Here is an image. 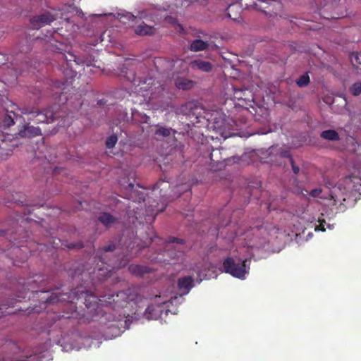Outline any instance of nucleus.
I'll return each instance as SVG.
<instances>
[{
	"label": "nucleus",
	"mask_w": 361,
	"mask_h": 361,
	"mask_svg": "<svg viewBox=\"0 0 361 361\" xmlns=\"http://www.w3.org/2000/svg\"><path fill=\"white\" fill-rule=\"evenodd\" d=\"M129 296L126 291L121 290L116 294L94 295L82 288L70 290L68 293H51L49 295L41 298L44 303L55 304L59 302H67L74 311L67 313L66 318L78 319L84 322H90L94 319L99 305H110L113 310L125 307L128 302Z\"/></svg>",
	"instance_id": "nucleus-1"
},
{
	"label": "nucleus",
	"mask_w": 361,
	"mask_h": 361,
	"mask_svg": "<svg viewBox=\"0 0 361 361\" xmlns=\"http://www.w3.org/2000/svg\"><path fill=\"white\" fill-rule=\"evenodd\" d=\"M115 249L116 245L112 243L98 250L97 257L99 258L102 264L98 267L96 274L99 280L110 277L111 276V272L114 269L121 268L125 265L126 263L121 264V262H111V260H109V262L106 261V258L107 257L106 253L111 252Z\"/></svg>",
	"instance_id": "nucleus-2"
},
{
	"label": "nucleus",
	"mask_w": 361,
	"mask_h": 361,
	"mask_svg": "<svg viewBox=\"0 0 361 361\" xmlns=\"http://www.w3.org/2000/svg\"><path fill=\"white\" fill-rule=\"evenodd\" d=\"M247 259L235 261L232 257H228L223 262V268L226 273L233 277L244 279L248 272L247 270Z\"/></svg>",
	"instance_id": "nucleus-3"
},
{
	"label": "nucleus",
	"mask_w": 361,
	"mask_h": 361,
	"mask_svg": "<svg viewBox=\"0 0 361 361\" xmlns=\"http://www.w3.org/2000/svg\"><path fill=\"white\" fill-rule=\"evenodd\" d=\"M49 283L47 276L36 274L28 279L27 281L24 285V289L31 291L32 293H37L40 292L47 294L52 289V286L49 285Z\"/></svg>",
	"instance_id": "nucleus-4"
},
{
	"label": "nucleus",
	"mask_w": 361,
	"mask_h": 361,
	"mask_svg": "<svg viewBox=\"0 0 361 361\" xmlns=\"http://www.w3.org/2000/svg\"><path fill=\"white\" fill-rule=\"evenodd\" d=\"M23 114L30 115V121H34L37 123H50L55 120L56 116L50 109H46L43 111H30L27 108L21 109Z\"/></svg>",
	"instance_id": "nucleus-5"
},
{
	"label": "nucleus",
	"mask_w": 361,
	"mask_h": 361,
	"mask_svg": "<svg viewBox=\"0 0 361 361\" xmlns=\"http://www.w3.org/2000/svg\"><path fill=\"white\" fill-rule=\"evenodd\" d=\"M70 56L71 59H67L66 56H65L64 54H60L59 55V59L63 61L66 63V66H67V70L66 71L64 74L66 75H68L70 78H73L77 74V71L75 70H73L74 67L73 63H71L72 61H73L75 66H79L80 64H85L87 69L90 68V66H92L90 61H82L74 54H70Z\"/></svg>",
	"instance_id": "nucleus-6"
},
{
	"label": "nucleus",
	"mask_w": 361,
	"mask_h": 361,
	"mask_svg": "<svg viewBox=\"0 0 361 361\" xmlns=\"http://www.w3.org/2000/svg\"><path fill=\"white\" fill-rule=\"evenodd\" d=\"M10 349L12 351L13 355L11 356L6 355V357H4V361H32L35 356H22L18 355L20 353H21V349L15 343H10Z\"/></svg>",
	"instance_id": "nucleus-7"
},
{
	"label": "nucleus",
	"mask_w": 361,
	"mask_h": 361,
	"mask_svg": "<svg viewBox=\"0 0 361 361\" xmlns=\"http://www.w3.org/2000/svg\"><path fill=\"white\" fill-rule=\"evenodd\" d=\"M55 20L56 18L54 15L49 12H46L32 18L30 22L35 28H39L46 25H49Z\"/></svg>",
	"instance_id": "nucleus-8"
},
{
	"label": "nucleus",
	"mask_w": 361,
	"mask_h": 361,
	"mask_svg": "<svg viewBox=\"0 0 361 361\" xmlns=\"http://www.w3.org/2000/svg\"><path fill=\"white\" fill-rule=\"evenodd\" d=\"M42 135L41 129L38 127H34L29 124H25L23 126L18 132V135L20 137H33Z\"/></svg>",
	"instance_id": "nucleus-9"
},
{
	"label": "nucleus",
	"mask_w": 361,
	"mask_h": 361,
	"mask_svg": "<svg viewBox=\"0 0 361 361\" xmlns=\"http://www.w3.org/2000/svg\"><path fill=\"white\" fill-rule=\"evenodd\" d=\"M189 66L192 70H199L204 73H209L212 69V65L210 62L202 59L193 60L190 63Z\"/></svg>",
	"instance_id": "nucleus-10"
},
{
	"label": "nucleus",
	"mask_w": 361,
	"mask_h": 361,
	"mask_svg": "<svg viewBox=\"0 0 361 361\" xmlns=\"http://www.w3.org/2000/svg\"><path fill=\"white\" fill-rule=\"evenodd\" d=\"M175 86L182 90H189L192 89L196 82L192 80H190L185 77H177L174 80Z\"/></svg>",
	"instance_id": "nucleus-11"
},
{
	"label": "nucleus",
	"mask_w": 361,
	"mask_h": 361,
	"mask_svg": "<svg viewBox=\"0 0 361 361\" xmlns=\"http://www.w3.org/2000/svg\"><path fill=\"white\" fill-rule=\"evenodd\" d=\"M194 280L192 276H187L182 278L178 279V288L183 291V294H187L189 293L190 289L193 286Z\"/></svg>",
	"instance_id": "nucleus-12"
},
{
	"label": "nucleus",
	"mask_w": 361,
	"mask_h": 361,
	"mask_svg": "<svg viewBox=\"0 0 361 361\" xmlns=\"http://www.w3.org/2000/svg\"><path fill=\"white\" fill-rule=\"evenodd\" d=\"M128 271L131 274L135 276L142 277L146 274L149 273L151 271V269L146 266L130 264L128 267Z\"/></svg>",
	"instance_id": "nucleus-13"
},
{
	"label": "nucleus",
	"mask_w": 361,
	"mask_h": 361,
	"mask_svg": "<svg viewBox=\"0 0 361 361\" xmlns=\"http://www.w3.org/2000/svg\"><path fill=\"white\" fill-rule=\"evenodd\" d=\"M209 47V43L207 41H203L200 39L192 40L190 45L189 49L193 52L207 50Z\"/></svg>",
	"instance_id": "nucleus-14"
},
{
	"label": "nucleus",
	"mask_w": 361,
	"mask_h": 361,
	"mask_svg": "<svg viewBox=\"0 0 361 361\" xmlns=\"http://www.w3.org/2000/svg\"><path fill=\"white\" fill-rule=\"evenodd\" d=\"M128 188L130 190L129 199L138 202L145 201V195L142 191L135 190L133 183H130Z\"/></svg>",
	"instance_id": "nucleus-15"
},
{
	"label": "nucleus",
	"mask_w": 361,
	"mask_h": 361,
	"mask_svg": "<svg viewBox=\"0 0 361 361\" xmlns=\"http://www.w3.org/2000/svg\"><path fill=\"white\" fill-rule=\"evenodd\" d=\"M350 182L352 184V189L360 194H361V169L352 174L349 178Z\"/></svg>",
	"instance_id": "nucleus-16"
},
{
	"label": "nucleus",
	"mask_w": 361,
	"mask_h": 361,
	"mask_svg": "<svg viewBox=\"0 0 361 361\" xmlns=\"http://www.w3.org/2000/svg\"><path fill=\"white\" fill-rule=\"evenodd\" d=\"M320 137L328 141H338L340 136L335 130H326L320 133Z\"/></svg>",
	"instance_id": "nucleus-17"
},
{
	"label": "nucleus",
	"mask_w": 361,
	"mask_h": 361,
	"mask_svg": "<svg viewBox=\"0 0 361 361\" xmlns=\"http://www.w3.org/2000/svg\"><path fill=\"white\" fill-rule=\"evenodd\" d=\"M240 6L238 4H230L227 9V16L232 20H236L240 17Z\"/></svg>",
	"instance_id": "nucleus-18"
},
{
	"label": "nucleus",
	"mask_w": 361,
	"mask_h": 361,
	"mask_svg": "<svg viewBox=\"0 0 361 361\" xmlns=\"http://www.w3.org/2000/svg\"><path fill=\"white\" fill-rule=\"evenodd\" d=\"M98 220L103 225H104L106 227H109L116 222V219L110 214L104 212L99 214Z\"/></svg>",
	"instance_id": "nucleus-19"
},
{
	"label": "nucleus",
	"mask_w": 361,
	"mask_h": 361,
	"mask_svg": "<svg viewBox=\"0 0 361 361\" xmlns=\"http://www.w3.org/2000/svg\"><path fill=\"white\" fill-rule=\"evenodd\" d=\"M138 35H147L153 33V27L142 23L137 26L135 30Z\"/></svg>",
	"instance_id": "nucleus-20"
},
{
	"label": "nucleus",
	"mask_w": 361,
	"mask_h": 361,
	"mask_svg": "<svg viewBox=\"0 0 361 361\" xmlns=\"http://www.w3.org/2000/svg\"><path fill=\"white\" fill-rule=\"evenodd\" d=\"M269 149H270V154L276 153L280 157L288 158L290 161V159H293L289 150L282 149L281 148H279L277 146H276V147L272 146L271 147H270Z\"/></svg>",
	"instance_id": "nucleus-21"
},
{
	"label": "nucleus",
	"mask_w": 361,
	"mask_h": 361,
	"mask_svg": "<svg viewBox=\"0 0 361 361\" xmlns=\"http://www.w3.org/2000/svg\"><path fill=\"white\" fill-rule=\"evenodd\" d=\"M172 132L175 133V130H173L171 128H166V127L157 125V130H155L154 134L157 136L166 137H169Z\"/></svg>",
	"instance_id": "nucleus-22"
},
{
	"label": "nucleus",
	"mask_w": 361,
	"mask_h": 361,
	"mask_svg": "<svg viewBox=\"0 0 361 361\" xmlns=\"http://www.w3.org/2000/svg\"><path fill=\"white\" fill-rule=\"evenodd\" d=\"M173 243H177L179 246H182L185 244V240L176 237H169L166 242L165 248L171 249Z\"/></svg>",
	"instance_id": "nucleus-23"
},
{
	"label": "nucleus",
	"mask_w": 361,
	"mask_h": 361,
	"mask_svg": "<svg viewBox=\"0 0 361 361\" xmlns=\"http://www.w3.org/2000/svg\"><path fill=\"white\" fill-rule=\"evenodd\" d=\"M13 114V116L10 114H6L2 121V124L4 127H10L14 124V118L17 119L18 116L13 111H11Z\"/></svg>",
	"instance_id": "nucleus-24"
},
{
	"label": "nucleus",
	"mask_w": 361,
	"mask_h": 361,
	"mask_svg": "<svg viewBox=\"0 0 361 361\" xmlns=\"http://www.w3.org/2000/svg\"><path fill=\"white\" fill-rule=\"evenodd\" d=\"M310 82V77L307 73L302 75L296 80V84L300 87H304L307 86L309 85Z\"/></svg>",
	"instance_id": "nucleus-25"
},
{
	"label": "nucleus",
	"mask_w": 361,
	"mask_h": 361,
	"mask_svg": "<svg viewBox=\"0 0 361 361\" xmlns=\"http://www.w3.org/2000/svg\"><path fill=\"white\" fill-rule=\"evenodd\" d=\"M349 92L353 96H359L361 94V82L357 81L354 82L349 88Z\"/></svg>",
	"instance_id": "nucleus-26"
},
{
	"label": "nucleus",
	"mask_w": 361,
	"mask_h": 361,
	"mask_svg": "<svg viewBox=\"0 0 361 361\" xmlns=\"http://www.w3.org/2000/svg\"><path fill=\"white\" fill-rule=\"evenodd\" d=\"M118 142V137L116 134H113L108 137L105 142V145L107 149H112L115 147Z\"/></svg>",
	"instance_id": "nucleus-27"
},
{
	"label": "nucleus",
	"mask_w": 361,
	"mask_h": 361,
	"mask_svg": "<svg viewBox=\"0 0 361 361\" xmlns=\"http://www.w3.org/2000/svg\"><path fill=\"white\" fill-rule=\"evenodd\" d=\"M169 186L170 185L168 182L161 179L154 185L153 189H160V190L161 191L164 188H169Z\"/></svg>",
	"instance_id": "nucleus-28"
},
{
	"label": "nucleus",
	"mask_w": 361,
	"mask_h": 361,
	"mask_svg": "<svg viewBox=\"0 0 361 361\" xmlns=\"http://www.w3.org/2000/svg\"><path fill=\"white\" fill-rule=\"evenodd\" d=\"M322 193V189L315 188L310 191V195L313 197H317Z\"/></svg>",
	"instance_id": "nucleus-29"
},
{
	"label": "nucleus",
	"mask_w": 361,
	"mask_h": 361,
	"mask_svg": "<svg viewBox=\"0 0 361 361\" xmlns=\"http://www.w3.org/2000/svg\"><path fill=\"white\" fill-rule=\"evenodd\" d=\"M83 247L82 243H70L67 245L68 249L82 248Z\"/></svg>",
	"instance_id": "nucleus-30"
},
{
	"label": "nucleus",
	"mask_w": 361,
	"mask_h": 361,
	"mask_svg": "<svg viewBox=\"0 0 361 361\" xmlns=\"http://www.w3.org/2000/svg\"><path fill=\"white\" fill-rule=\"evenodd\" d=\"M290 164L292 166V170L295 174H298L300 171V169L298 166L295 165L293 159H290Z\"/></svg>",
	"instance_id": "nucleus-31"
},
{
	"label": "nucleus",
	"mask_w": 361,
	"mask_h": 361,
	"mask_svg": "<svg viewBox=\"0 0 361 361\" xmlns=\"http://www.w3.org/2000/svg\"><path fill=\"white\" fill-rule=\"evenodd\" d=\"M6 305H6V304H2L0 305V317H2L4 313H6V314L11 313L10 312L6 311V309H7V307H6Z\"/></svg>",
	"instance_id": "nucleus-32"
},
{
	"label": "nucleus",
	"mask_w": 361,
	"mask_h": 361,
	"mask_svg": "<svg viewBox=\"0 0 361 361\" xmlns=\"http://www.w3.org/2000/svg\"><path fill=\"white\" fill-rule=\"evenodd\" d=\"M126 77L127 80L130 81V82H133V83H135V75L134 73H130V75H128V73L127 72H126Z\"/></svg>",
	"instance_id": "nucleus-33"
},
{
	"label": "nucleus",
	"mask_w": 361,
	"mask_h": 361,
	"mask_svg": "<svg viewBox=\"0 0 361 361\" xmlns=\"http://www.w3.org/2000/svg\"><path fill=\"white\" fill-rule=\"evenodd\" d=\"M176 30L179 32H183L184 31V28H183V25L180 24H178L177 25Z\"/></svg>",
	"instance_id": "nucleus-34"
},
{
	"label": "nucleus",
	"mask_w": 361,
	"mask_h": 361,
	"mask_svg": "<svg viewBox=\"0 0 361 361\" xmlns=\"http://www.w3.org/2000/svg\"><path fill=\"white\" fill-rule=\"evenodd\" d=\"M316 231H325V227L324 226H320V224H319V226H317L315 228Z\"/></svg>",
	"instance_id": "nucleus-35"
},
{
	"label": "nucleus",
	"mask_w": 361,
	"mask_h": 361,
	"mask_svg": "<svg viewBox=\"0 0 361 361\" xmlns=\"http://www.w3.org/2000/svg\"><path fill=\"white\" fill-rule=\"evenodd\" d=\"M90 61V63H92L90 61ZM91 64H92V63H91ZM92 65L90 67H92ZM93 66H95V64H93ZM83 71H84V72H85V73H89V72L92 71V69H91V68H89L88 69H87V68H86V67H85V68H83Z\"/></svg>",
	"instance_id": "nucleus-36"
},
{
	"label": "nucleus",
	"mask_w": 361,
	"mask_h": 361,
	"mask_svg": "<svg viewBox=\"0 0 361 361\" xmlns=\"http://www.w3.org/2000/svg\"><path fill=\"white\" fill-rule=\"evenodd\" d=\"M133 247H134V245L133 244V243H132V242H130V243H129V245H128L127 246V247H126L127 251H130L129 250H130H130H132V249L133 248Z\"/></svg>",
	"instance_id": "nucleus-37"
},
{
	"label": "nucleus",
	"mask_w": 361,
	"mask_h": 361,
	"mask_svg": "<svg viewBox=\"0 0 361 361\" xmlns=\"http://www.w3.org/2000/svg\"><path fill=\"white\" fill-rule=\"evenodd\" d=\"M319 223L320 224V226H325L326 221L324 219H319Z\"/></svg>",
	"instance_id": "nucleus-38"
},
{
	"label": "nucleus",
	"mask_w": 361,
	"mask_h": 361,
	"mask_svg": "<svg viewBox=\"0 0 361 361\" xmlns=\"http://www.w3.org/2000/svg\"><path fill=\"white\" fill-rule=\"evenodd\" d=\"M161 240V239H159L157 236H155L154 237V239H152V238H150V239L149 240V243H152L154 240Z\"/></svg>",
	"instance_id": "nucleus-39"
},
{
	"label": "nucleus",
	"mask_w": 361,
	"mask_h": 361,
	"mask_svg": "<svg viewBox=\"0 0 361 361\" xmlns=\"http://www.w3.org/2000/svg\"><path fill=\"white\" fill-rule=\"evenodd\" d=\"M6 233L7 232L4 230H0V235H5Z\"/></svg>",
	"instance_id": "nucleus-40"
},
{
	"label": "nucleus",
	"mask_w": 361,
	"mask_h": 361,
	"mask_svg": "<svg viewBox=\"0 0 361 361\" xmlns=\"http://www.w3.org/2000/svg\"><path fill=\"white\" fill-rule=\"evenodd\" d=\"M19 250H20V249H19L18 247H14V248H13V252H14L16 254H17V253H18V252Z\"/></svg>",
	"instance_id": "nucleus-41"
},
{
	"label": "nucleus",
	"mask_w": 361,
	"mask_h": 361,
	"mask_svg": "<svg viewBox=\"0 0 361 361\" xmlns=\"http://www.w3.org/2000/svg\"><path fill=\"white\" fill-rule=\"evenodd\" d=\"M164 211V209H161L160 210H157L156 213L154 214V216H156L159 212H162Z\"/></svg>",
	"instance_id": "nucleus-42"
},
{
	"label": "nucleus",
	"mask_w": 361,
	"mask_h": 361,
	"mask_svg": "<svg viewBox=\"0 0 361 361\" xmlns=\"http://www.w3.org/2000/svg\"><path fill=\"white\" fill-rule=\"evenodd\" d=\"M179 253H183L184 252V250L180 248V247H178V251Z\"/></svg>",
	"instance_id": "nucleus-43"
},
{
	"label": "nucleus",
	"mask_w": 361,
	"mask_h": 361,
	"mask_svg": "<svg viewBox=\"0 0 361 361\" xmlns=\"http://www.w3.org/2000/svg\"><path fill=\"white\" fill-rule=\"evenodd\" d=\"M329 196H330L331 200H334L336 202V200L334 199V196L332 194H330Z\"/></svg>",
	"instance_id": "nucleus-44"
},
{
	"label": "nucleus",
	"mask_w": 361,
	"mask_h": 361,
	"mask_svg": "<svg viewBox=\"0 0 361 361\" xmlns=\"http://www.w3.org/2000/svg\"><path fill=\"white\" fill-rule=\"evenodd\" d=\"M212 156H213V154H211V155H210V159H211L212 160Z\"/></svg>",
	"instance_id": "nucleus-45"
},
{
	"label": "nucleus",
	"mask_w": 361,
	"mask_h": 361,
	"mask_svg": "<svg viewBox=\"0 0 361 361\" xmlns=\"http://www.w3.org/2000/svg\"><path fill=\"white\" fill-rule=\"evenodd\" d=\"M328 227H329V228H331V226L329 224L328 225Z\"/></svg>",
	"instance_id": "nucleus-46"
}]
</instances>
